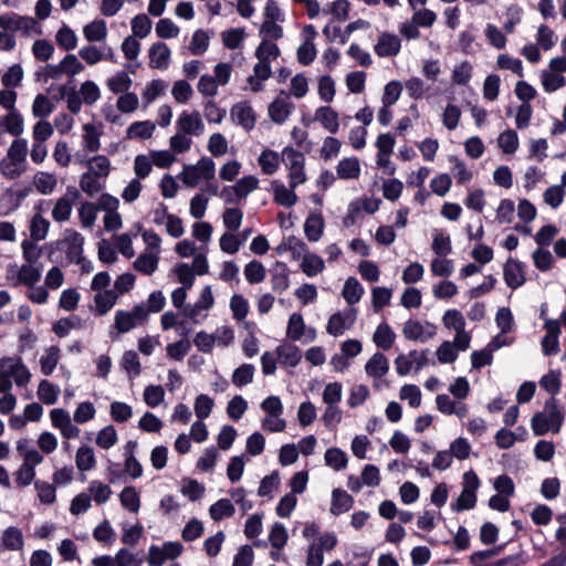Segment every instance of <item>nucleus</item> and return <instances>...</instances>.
Returning <instances> with one entry per match:
<instances>
[{
    "label": "nucleus",
    "instance_id": "nucleus-3",
    "mask_svg": "<svg viewBox=\"0 0 566 566\" xmlns=\"http://www.w3.org/2000/svg\"><path fill=\"white\" fill-rule=\"evenodd\" d=\"M66 235L63 240L55 242L56 249H61L62 245L66 244L65 250L66 258L70 262L81 264L85 261L83 256L84 237L75 230H66Z\"/></svg>",
    "mask_w": 566,
    "mask_h": 566
},
{
    "label": "nucleus",
    "instance_id": "nucleus-11",
    "mask_svg": "<svg viewBox=\"0 0 566 566\" xmlns=\"http://www.w3.org/2000/svg\"><path fill=\"white\" fill-rule=\"evenodd\" d=\"M354 505V497L342 489L332 492L331 513L338 516L348 512Z\"/></svg>",
    "mask_w": 566,
    "mask_h": 566
},
{
    "label": "nucleus",
    "instance_id": "nucleus-35",
    "mask_svg": "<svg viewBox=\"0 0 566 566\" xmlns=\"http://www.w3.org/2000/svg\"><path fill=\"white\" fill-rule=\"evenodd\" d=\"M324 459L326 465L333 468L335 471L345 469L348 462L346 453L339 448L327 449Z\"/></svg>",
    "mask_w": 566,
    "mask_h": 566
},
{
    "label": "nucleus",
    "instance_id": "nucleus-53",
    "mask_svg": "<svg viewBox=\"0 0 566 566\" xmlns=\"http://www.w3.org/2000/svg\"><path fill=\"white\" fill-rule=\"evenodd\" d=\"M289 539V534L285 526L282 523H274L269 535V541L273 548H283Z\"/></svg>",
    "mask_w": 566,
    "mask_h": 566
},
{
    "label": "nucleus",
    "instance_id": "nucleus-37",
    "mask_svg": "<svg viewBox=\"0 0 566 566\" xmlns=\"http://www.w3.org/2000/svg\"><path fill=\"white\" fill-rule=\"evenodd\" d=\"M155 129V124L150 120L135 122L127 129L128 138H150Z\"/></svg>",
    "mask_w": 566,
    "mask_h": 566
},
{
    "label": "nucleus",
    "instance_id": "nucleus-54",
    "mask_svg": "<svg viewBox=\"0 0 566 566\" xmlns=\"http://www.w3.org/2000/svg\"><path fill=\"white\" fill-rule=\"evenodd\" d=\"M443 324L448 329H454L455 332H460L465 328V319L462 313L455 308L448 310L443 317Z\"/></svg>",
    "mask_w": 566,
    "mask_h": 566
},
{
    "label": "nucleus",
    "instance_id": "nucleus-23",
    "mask_svg": "<svg viewBox=\"0 0 566 566\" xmlns=\"http://www.w3.org/2000/svg\"><path fill=\"white\" fill-rule=\"evenodd\" d=\"M364 294V287L354 276L348 277L345 281L342 295L348 305L353 306L358 303Z\"/></svg>",
    "mask_w": 566,
    "mask_h": 566
},
{
    "label": "nucleus",
    "instance_id": "nucleus-33",
    "mask_svg": "<svg viewBox=\"0 0 566 566\" xmlns=\"http://www.w3.org/2000/svg\"><path fill=\"white\" fill-rule=\"evenodd\" d=\"M303 273L312 277L323 272L325 269L324 260L317 254H306L301 263Z\"/></svg>",
    "mask_w": 566,
    "mask_h": 566
},
{
    "label": "nucleus",
    "instance_id": "nucleus-43",
    "mask_svg": "<svg viewBox=\"0 0 566 566\" xmlns=\"http://www.w3.org/2000/svg\"><path fill=\"white\" fill-rule=\"evenodd\" d=\"M244 275L250 284H258L265 279L266 271L260 261L253 260L245 265Z\"/></svg>",
    "mask_w": 566,
    "mask_h": 566
},
{
    "label": "nucleus",
    "instance_id": "nucleus-25",
    "mask_svg": "<svg viewBox=\"0 0 566 566\" xmlns=\"http://www.w3.org/2000/svg\"><path fill=\"white\" fill-rule=\"evenodd\" d=\"M340 179H357L360 175L359 160L356 157L342 159L336 167Z\"/></svg>",
    "mask_w": 566,
    "mask_h": 566
},
{
    "label": "nucleus",
    "instance_id": "nucleus-63",
    "mask_svg": "<svg viewBox=\"0 0 566 566\" xmlns=\"http://www.w3.org/2000/svg\"><path fill=\"white\" fill-rule=\"evenodd\" d=\"M208 46L209 36L207 32L201 29L195 31L189 45L191 53L195 55H201L208 50Z\"/></svg>",
    "mask_w": 566,
    "mask_h": 566
},
{
    "label": "nucleus",
    "instance_id": "nucleus-7",
    "mask_svg": "<svg viewBox=\"0 0 566 566\" xmlns=\"http://www.w3.org/2000/svg\"><path fill=\"white\" fill-rule=\"evenodd\" d=\"M231 116L247 132L252 130L255 126L256 117L254 111L247 101L234 104L231 108Z\"/></svg>",
    "mask_w": 566,
    "mask_h": 566
},
{
    "label": "nucleus",
    "instance_id": "nucleus-30",
    "mask_svg": "<svg viewBox=\"0 0 566 566\" xmlns=\"http://www.w3.org/2000/svg\"><path fill=\"white\" fill-rule=\"evenodd\" d=\"M119 501L132 513H137L140 507V496L134 486H125L119 494Z\"/></svg>",
    "mask_w": 566,
    "mask_h": 566
},
{
    "label": "nucleus",
    "instance_id": "nucleus-22",
    "mask_svg": "<svg viewBox=\"0 0 566 566\" xmlns=\"http://www.w3.org/2000/svg\"><path fill=\"white\" fill-rule=\"evenodd\" d=\"M402 333L409 340L426 342L434 336V332H428L424 334L422 324L419 321L409 318L403 326Z\"/></svg>",
    "mask_w": 566,
    "mask_h": 566
},
{
    "label": "nucleus",
    "instance_id": "nucleus-47",
    "mask_svg": "<svg viewBox=\"0 0 566 566\" xmlns=\"http://www.w3.org/2000/svg\"><path fill=\"white\" fill-rule=\"evenodd\" d=\"M214 406L213 399L206 394H200L195 399V413L199 420L208 418Z\"/></svg>",
    "mask_w": 566,
    "mask_h": 566
},
{
    "label": "nucleus",
    "instance_id": "nucleus-4",
    "mask_svg": "<svg viewBox=\"0 0 566 566\" xmlns=\"http://www.w3.org/2000/svg\"><path fill=\"white\" fill-rule=\"evenodd\" d=\"M8 367L11 377L14 378L18 387H24L31 379V373L28 367L23 364L22 358L17 357H2L0 359V369Z\"/></svg>",
    "mask_w": 566,
    "mask_h": 566
},
{
    "label": "nucleus",
    "instance_id": "nucleus-24",
    "mask_svg": "<svg viewBox=\"0 0 566 566\" xmlns=\"http://www.w3.org/2000/svg\"><path fill=\"white\" fill-rule=\"evenodd\" d=\"M8 132L12 136H20L23 133V117L18 111L9 112L0 124V133Z\"/></svg>",
    "mask_w": 566,
    "mask_h": 566
},
{
    "label": "nucleus",
    "instance_id": "nucleus-1",
    "mask_svg": "<svg viewBox=\"0 0 566 566\" xmlns=\"http://www.w3.org/2000/svg\"><path fill=\"white\" fill-rule=\"evenodd\" d=\"M282 160L289 168L290 187L295 189L298 185L306 181V175L304 171L305 157L300 151L291 146H286L282 151Z\"/></svg>",
    "mask_w": 566,
    "mask_h": 566
},
{
    "label": "nucleus",
    "instance_id": "nucleus-8",
    "mask_svg": "<svg viewBox=\"0 0 566 566\" xmlns=\"http://www.w3.org/2000/svg\"><path fill=\"white\" fill-rule=\"evenodd\" d=\"M177 128L185 135H200L203 130V123L199 112L195 111L191 114L182 112L177 119Z\"/></svg>",
    "mask_w": 566,
    "mask_h": 566
},
{
    "label": "nucleus",
    "instance_id": "nucleus-26",
    "mask_svg": "<svg viewBox=\"0 0 566 566\" xmlns=\"http://www.w3.org/2000/svg\"><path fill=\"white\" fill-rule=\"evenodd\" d=\"M159 258L153 253H142L134 261V269L145 275H151L158 268Z\"/></svg>",
    "mask_w": 566,
    "mask_h": 566
},
{
    "label": "nucleus",
    "instance_id": "nucleus-40",
    "mask_svg": "<svg viewBox=\"0 0 566 566\" xmlns=\"http://www.w3.org/2000/svg\"><path fill=\"white\" fill-rule=\"evenodd\" d=\"M305 323L302 314L293 313L287 323L286 336L292 340H300L304 335Z\"/></svg>",
    "mask_w": 566,
    "mask_h": 566
},
{
    "label": "nucleus",
    "instance_id": "nucleus-45",
    "mask_svg": "<svg viewBox=\"0 0 566 566\" xmlns=\"http://www.w3.org/2000/svg\"><path fill=\"white\" fill-rule=\"evenodd\" d=\"M499 146L502 148L504 154H514L518 148V136L513 129H506L499 136Z\"/></svg>",
    "mask_w": 566,
    "mask_h": 566
},
{
    "label": "nucleus",
    "instance_id": "nucleus-31",
    "mask_svg": "<svg viewBox=\"0 0 566 566\" xmlns=\"http://www.w3.org/2000/svg\"><path fill=\"white\" fill-rule=\"evenodd\" d=\"M76 467L80 471H90L96 465L94 451L88 446H82L76 451Z\"/></svg>",
    "mask_w": 566,
    "mask_h": 566
},
{
    "label": "nucleus",
    "instance_id": "nucleus-39",
    "mask_svg": "<svg viewBox=\"0 0 566 566\" xmlns=\"http://www.w3.org/2000/svg\"><path fill=\"white\" fill-rule=\"evenodd\" d=\"M41 279V270L33 264H23L18 273V280L21 284L33 287Z\"/></svg>",
    "mask_w": 566,
    "mask_h": 566
},
{
    "label": "nucleus",
    "instance_id": "nucleus-29",
    "mask_svg": "<svg viewBox=\"0 0 566 566\" xmlns=\"http://www.w3.org/2000/svg\"><path fill=\"white\" fill-rule=\"evenodd\" d=\"M83 33L88 42L102 41L107 35L106 22L104 20H94L84 27Z\"/></svg>",
    "mask_w": 566,
    "mask_h": 566
},
{
    "label": "nucleus",
    "instance_id": "nucleus-41",
    "mask_svg": "<svg viewBox=\"0 0 566 566\" xmlns=\"http://www.w3.org/2000/svg\"><path fill=\"white\" fill-rule=\"evenodd\" d=\"M2 542L7 549L19 551L23 547L22 532L14 526H10L3 532Z\"/></svg>",
    "mask_w": 566,
    "mask_h": 566
},
{
    "label": "nucleus",
    "instance_id": "nucleus-57",
    "mask_svg": "<svg viewBox=\"0 0 566 566\" xmlns=\"http://www.w3.org/2000/svg\"><path fill=\"white\" fill-rule=\"evenodd\" d=\"M165 398V390L160 385H149L144 390V400L150 408L159 406Z\"/></svg>",
    "mask_w": 566,
    "mask_h": 566
},
{
    "label": "nucleus",
    "instance_id": "nucleus-20",
    "mask_svg": "<svg viewBox=\"0 0 566 566\" xmlns=\"http://www.w3.org/2000/svg\"><path fill=\"white\" fill-rule=\"evenodd\" d=\"M272 186L274 188V202L283 206L285 208H290L297 202V196L294 192V189L290 187L287 189L283 184L277 180L272 181Z\"/></svg>",
    "mask_w": 566,
    "mask_h": 566
},
{
    "label": "nucleus",
    "instance_id": "nucleus-17",
    "mask_svg": "<svg viewBox=\"0 0 566 566\" xmlns=\"http://www.w3.org/2000/svg\"><path fill=\"white\" fill-rule=\"evenodd\" d=\"M117 295L113 290H104V292H98L94 296L95 303V315L104 316L106 315L112 307L116 304Z\"/></svg>",
    "mask_w": 566,
    "mask_h": 566
},
{
    "label": "nucleus",
    "instance_id": "nucleus-13",
    "mask_svg": "<svg viewBox=\"0 0 566 566\" xmlns=\"http://www.w3.org/2000/svg\"><path fill=\"white\" fill-rule=\"evenodd\" d=\"M315 119L331 134H336L339 128L338 114L329 106H321L316 109Z\"/></svg>",
    "mask_w": 566,
    "mask_h": 566
},
{
    "label": "nucleus",
    "instance_id": "nucleus-61",
    "mask_svg": "<svg viewBox=\"0 0 566 566\" xmlns=\"http://www.w3.org/2000/svg\"><path fill=\"white\" fill-rule=\"evenodd\" d=\"M137 323L133 319L132 314L124 310H118L115 313L114 327L120 334L128 333L136 327Z\"/></svg>",
    "mask_w": 566,
    "mask_h": 566
},
{
    "label": "nucleus",
    "instance_id": "nucleus-27",
    "mask_svg": "<svg viewBox=\"0 0 566 566\" xmlns=\"http://www.w3.org/2000/svg\"><path fill=\"white\" fill-rule=\"evenodd\" d=\"M234 512L235 509L229 499H220L209 509L210 517L216 522L232 516Z\"/></svg>",
    "mask_w": 566,
    "mask_h": 566
},
{
    "label": "nucleus",
    "instance_id": "nucleus-18",
    "mask_svg": "<svg viewBox=\"0 0 566 566\" xmlns=\"http://www.w3.org/2000/svg\"><path fill=\"white\" fill-rule=\"evenodd\" d=\"M60 98L66 97L67 108L72 114H78L82 107V99L75 90L73 80L59 87Z\"/></svg>",
    "mask_w": 566,
    "mask_h": 566
},
{
    "label": "nucleus",
    "instance_id": "nucleus-59",
    "mask_svg": "<svg viewBox=\"0 0 566 566\" xmlns=\"http://www.w3.org/2000/svg\"><path fill=\"white\" fill-rule=\"evenodd\" d=\"M350 328L346 323V317L342 314V312L334 313L329 316L328 323L326 326V332L333 336H339L344 333L345 329Z\"/></svg>",
    "mask_w": 566,
    "mask_h": 566
},
{
    "label": "nucleus",
    "instance_id": "nucleus-19",
    "mask_svg": "<svg viewBox=\"0 0 566 566\" xmlns=\"http://www.w3.org/2000/svg\"><path fill=\"white\" fill-rule=\"evenodd\" d=\"M276 355L282 365L295 367L300 364L302 354L296 345L284 344L276 347Z\"/></svg>",
    "mask_w": 566,
    "mask_h": 566
},
{
    "label": "nucleus",
    "instance_id": "nucleus-42",
    "mask_svg": "<svg viewBox=\"0 0 566 566\" xmlns=\"http://www.w3.org/2000/svg\"><path fill=\"white\" fill-rule=\"evenodd\" d=\"M50 228V222L41 214L33 216L30 224V234L34 241L44 240Z\"/></svg>",
    "mask_w": 566,
    "mask_h": 566
},
{
    "label": "nucleus",
    "instance_id": "nucleus-21",
    "mask_svg": "<svg viewBox=\"0 0 566 566\" xmlns=\"http://www.w3.org/2000/svg\"><path fill=\"white\" fill-rule=\"evenodd\" d=\"M396 339V334L387 323H380L374 334L373 340L382 350H389Z\"/></svg>",
    "mask_w": 566,
    "mask_h": 566
},
{
    "label": "nucleus",
    "instance_id": "nucleus-44",
    "mask_svg": "<svg viewBox=\"0 0 566 566\" xmlns=\"http://www.w3.org/2000/svg\"><path fill=\"white\" fill-rule=\"evenodd\" d=\"M107 86L115 94L127 93L132 86V80L125 71H119L107 81Z\"/></svg>",
    "mask_w": 566,
    "mask_h": 566
},
{
    "label": "nucleus",
    "instance_id": "nucleus-48",
    "mask_svg": "<svg viewBox=\"0 0 566 566\" xmlns=\"http://www.w3.org/2000/svg\"><path fill=\"white\" fill-rule=\"evenodd\" d=\"M84 135V147L88 151L95 153L99 149L101 143L99 137L101 133L95 128L93 124H85L83 126Z\"/></svg>",
    "mask_w": 566,
    "mask_h": 566
},
{
    "label": "nucleus",
    "instance_id": "nucleus-14",
    "mask_svg": "<svg viewBox=\"0 0 566 566\" xmlns=\"http://www.w3.org/2000/svg\"><path fill=\"white\" fill-rule=\"evenodd\" d=\"M292 107V103L279 96L269 105V116L274 123L283 124L290 116Z\"/></svg>",
    "mask_w": 566,
    "mask_h": 566
},
{
    "label": "nucleus",
    "instance_id": "nucleus-60",
    "mask_svg": "<svg viewBox=\"0 0 566 566\" xmlns=\"http://www.w3.org/2000/svg\"><path fill=\"white\" fill-rule=\"evenodd\" d=\"M35 490L38 491L39 500L42 504H53L56 500L55 488L53 484L44 481L34 482Z\"/></svg>",
    "mask_w": 566,
    "mask_h": 566
},
{
    "label": "nucleus",
    "instance_id": "nucleus-15",
    "mask_svg": "<svg viewBox=\"0 0 566 566\" xmlns=\"http://www.w3.org/2000/svg\"><path fill=\"white\" fill-rule=\"evenodd\" d=\"M289 268L286 263L276 261L274 266V273L272 274L271 284L272 290L277 293H282L290 286Z\"/></svg>",
    "mask_w": 566,
    "mask_h": 566
},
{
    "label": "nucleus",
    "instance_id": "nucleus-56",
    "mask_svg": "<svg viewBox=\"0 0 566 566\" xmlns=\"http://www.w3.org/2000/svg\"><path fill=\"white\" fill-rule=\"evenodd\" d=\"M90 166H93L92 174L95 178H105L108 176L111 170V161L104 155H97L86 161Z\"/></svg>",
    "mask_w": 566,
    "mask_h": 566
},
{
    "label": "nucleus",
    "instance_id": "nucleus-34",
    "mask_svg": "<svg viewBox=\"0 0 566 566\" xmlns=\"http://www.w3.org/2000/svg\"><path fill=\"white\" fill-rule=\"evenodd\" d=\"M259 165L264 175H273L280 165L279 154L271 149H265L259 157Z\"/></svg>",
    "mask_w": 566,
    "mask_h": 566
},
{
    "label": "nucleus",
    "instance_id": "nucleus-38",
    "mask_svg": "<svg viewBox=\"0 0 566 566\" xmlns=\"http://www.w3.org/2000/svg\"><path fill=\"white\" fill-rule=\"evenodd\" d=\"M93 166H88V171L84 172L80 179V188L87 196L94 197L96 192L103 189V185L92 174Z\"/></svg>",
    "mask_w": 566,
    "mask_h": 566
},
{
    "label": "nucleus",
    "instance_id": "nucleus-28",
    "mask_svg": "<svg viewBox=\"0 0 566 566\" xmlns=\"http://www.w3.org/2000/svg\"><path fill=\"white\" fill-rule=\"evenodd\" d=\"M60 395V387L50 382L46 379H42L38 387V397L45 405H54Z\"/></svg>",
    "mask_w": 566,
    "mask_h": 566
},
{
    "label": "nucleus",
    "instance_id": "nucleus-50",
    "mask_svg": "<svg viewBox=\"0 0 566 566\" xmlns=\"http://www.w3.org/2000/svg\"><path fill=\"white\" fill-rule=\"evenodd\" d=\"M254 366L251 364H243L238 367L232 375V382L237 387H243L253 380L254 376Z\"/></svg>",
    "mask_w": 566,
    "mask_h": 566
},
{
    "label": "nucleus",
    "instance_id": "nucleus-58",
    "mask_svg": "<svg viewBox=\"0 0 566 566\" xmlns=\"http://www.w3.org/2000/svg\"><path fill=\"white\" fill-rule=\"evenodd\" d=\"M191 348V343L188 338H181L175 343L168 344L166 347L167 355L175 360H181Z\"/></svg>",
    "mask_w": 566,
    "mask_h": 566
},
{
    "label": "nucleus",
    "instance_id": "nucleus-5",
    "mask_svg": "<svg viewBox=\"0 0 566 566\" xmlns=\"http://www.w3.org/2000/svg\"><path fill=\"white\" fill-rule=\"evenodd\" d=\"M503 277L510 289L516 290L521 287L526 282L524 264L518 260L510 258L503 266Z\"/></svg>",
    "mask_w": 566,
    "mask_h": 566
},
{
    "label": "nucleus",
    "instance_id": "nucleus-2",
    "mask_svg": "<svg viewBox=\"0 0 566 566\" xmlns=\"http://www.w3.org/2000/svg\"><path fill=\"white\" fill-rule=\"evenodd\" d=\"M564 412L547 415L545 411H537L531 419V428L533 433L538 437L546 434L548 431L558 433L564 423Z\"/></svg>",
    "mask_w": 566,
    "mask_h": 566
},
{
    "label": "nucleus",
    "instance_id": "nucleus-32",
    "mask_svg": "<svg viewBox=\"0 0 566 566\" xmlns=\"http://www.w3.org/2000/svg\"><path fill=\"white\" fill-rule=\"evenodd\" d=\"M60 359V348L55 345L49 347L46 349V355L42 356L40 359L41 373L44 376H50L54 371L55 367L59 364Z\"/></svg>",
    "mask_w": 566,
    "mask_h": 566
},
{
    "label": "nucleus",
    "instance_id": "nucleus-52",
    "mask_svg": "<svg viewBox=\"0 0 566 566\" xmlns=\"http://www.w3.org/2000/svg\"><path fill=\"white\" fill-rule=\"evenodd\" d=\"M132 30L135 36L144 39L150 33L151 20L145 13H139L132 20Z\"/></svg>",
    "mask_w": 566,
    "mask_h": 566
},
{
    "label": "nucleus",
    "instance_id": "nucleus-55",
    "mask_svg": "<svg viewBox=\"0 0 566 566\" xmlns=\"http://www.w3.org/2000/svg\"><path fill=\"white\" fill-rule=\"evenodd\" d=\"M23 80V69L20 64H13L2 75L1 82L6 88L17 87Z\"/></svg>",
    "mask_w": 566,
    "mask_h": 566
},
{
    "label": "nucleus",
    "instance_id": "nucleus-36",
    "mask_svg": "<svg viewBox=\"0 0 566 566\" xmlns=\"http://www.w3.org/2000/svg\"><path fill=\"white\" fill-rule=\"evenodd\" d=\"M258 186L259 179L255 176H244L233 185L235 197L238 199L245 198L250 192L255 190Z\"/></svg>",
    "mask_w": 566,
    "mask_h": 566
},
{
    "label": "nucleus",
    "instance_id": "nucleus-6",
    "mask_svg": "<svg viewBox=\"0 0 566 566\" xmlns=\"http://www.w3.org/2000/svg\"><path fill=\"white\" fill-rule=\"evenodd\" d=\"M401 49V41L396 34L384 32L379 35L374 48L375 53L380 57L396 56Z\"/></svg>",
    "mask_w": 566,
    "mask_h": 566
},
{
    "label": "nucleus",
    "instance_id": "nucleus-49",
    "mask_svg": "<svg viewBox=\"0 0 566 566\" xmlns=\"http://www.w3.org/2000/svg\"><path fill=\"white\" fill-rule=\"evenodd\" d=\"M34 186L36 190L42 195H49L51 193L55 186H56V179L54 175L49 172H38L34 176Z\"/></svg>",
    "mask_w": 566,
    "mask_h": 566
},
{
    "label": "nucleus",
    "instance_id": "nucleus-12",
    "mask_svg": "<svg viewBox=\"0 0 566 566\" xmlns=\"http://www.w3.org/2000/svg\"><path fill=\"white\" fill-rule=\"evenodd\" d=\"M325 222L322 213H311L304 223V233L308 241L316 242L323 235Z\"/></svg>",
    "mask_w": 566,
    "mask_h": 566
},
{
    "label": "nucleus",
    "instance_id": "nucleus-51",
    "mask_svg": "<svg viewBox=\"0 0 566 566\" xmlns=\"http://www.w3.org/2000/svg\"><path fill=\"white\" fill-rule=\"evenodd\" d=\"M28 155V142L23 138L14 139L8 149V155L6 158H9L18 164L24 163Z\"/></svg>",
    "mask_w": 566,
    "mask_h": 566
},
{
    "label": "nucleus",
    "instance_id": "nucleus-10",
    "mask_svg": "<svg viewBox=\"0 0 566 566\" xmlns=\"http://www.w3.org/2000/svg\"><path fill=\"white\" fill-rule=\"evenodd\" d=\"M170 57V49L165 42H156L149 49V66L166 70Z\"/></svg>",
    "mask_w": 566,
    "mask_h": 566
},
{
    "label": "nucleus",
    "instance_id": "nucleus-16",
    "mask_svg": "<svg viewBox=\"0 0 566 566\" xmlns=\"http://www.w3.org/2000/svg\"><path fill=\"white\" fill-rule=\"evenodd\" d=\"M389 361L381 353H375L365 365L366 374L373 378H381L388 373Z\"/></svg>",
    "mask_w": 566,
    "mask_h": 566
},
{
    "label": "nucleus",
    "instance_id": "nucleus-46",
    "mask_svg": "<svg viewBox=\"0 0 566 566\" xmlns=\"http://www.w3.org/2000/svg\"><path fill=\"white\" fill-rule=\"evenodd\" d=\"M55 39H56L57 45L65 51H71L76 48V44H77L76 34L72 29H70L66 25L62 27L57 31Z\"/></svg>",
    "mask_w": 566,
    "mask_h": 566
},
{
    "label": "nucleus",
    "instance_id": "nucleus-9",
    "mask_svg": "<svg viewBox=\"0 0 566 566\" xmlns=\"http://www.w3.org/2000/svg\"><path fill=\"white\" fill-rule=\"evenodd\" d=\"M35 24V20L31 17H20L17 14H1L0 15V27L3 30H9L11 32H15L19 30H23L24 32H29L30 29Z\"/></svg>",
    "mask_w": 566,
    "mask_h": 566
},
{
    "label": "nucleus",
    "instance_id": "nucleus-62",
    "mask_svg": "<svg viewBox=\"0 0 566 566\" xmlns=\"http://www.w3.org/2000/svg\"><path fill=\"white\" fill-rule=\"evenodd\" d=\"M133 416V409L129 405L120 401L111 403V417L117 423L128 421Z\"/></svg>",
    "mask_w": 566,
    "mask_h": 566
},
{
    "label": "nucleus",
    "instance_id": "nucleus-64",
    "mask_svg": "<svg viewBox=\"0 0 566 566\" xmlns=\"http://www.w3.org/2000/svg\"><path fill=\"white\" fill-rule=\"evenodd\" d=\"M316 48L311 39H306L297 49V61L302 65H310L316 57Z\"/></svg>",
    "mask_w": 566,
    "mask_h": 566
}]
</instances>
